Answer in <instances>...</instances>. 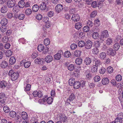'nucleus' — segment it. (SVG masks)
I'll use <instances>...</instances> for the list:
<instances>
[{
    "mask_svg": "<svg viewBox=\"0 0 123 123\" xmlns=\"http://www.w3.org/2000/svg\"><path fill=\"white\" fill-rule=\"evenodd\" d=\"M97 14V12L96 11H94L92 12L90 14V16L92 18H93L95 17Z\"/></svg>",
    "mask_w": 123,
    "mask_h": 123,
    "instance_id": "774afa93",
    "label": "nucleus"
},
{
    "mask_svg": "<svg viewBox=\"0 0 123 123\" xmlns=\"http://www.w3.org/2000/svg\"><path fill=\"white\" fill-rule=\"evenodd\" d=\"M32 12V11L31 9L30 8H28L26 10L25 13L26 15L29 16L31 14Z\"/></svg>",
    "mask_w": 123,
    "mask_h": 123,
    "instance_id": "72a5a7b5",
    "label": "nucleus"
},
{
    "mask_svg": "<svg viewBox=\"0 0 123 123\" xmlns=\"http://www.w3.org/2000/svg\"><path fill=\"white\" fill-rule=\"evenodd\" d=\"M106 54L105 52H103L101 53L99 55V58L102 60H104L105 58Z\"/></svg>",
    "mask_w": 123,
    "mask_h": 123,
    "instance_id": "a211bd4d",
    "label": "nucleus"
},
{
    "mask_svg": "<svg viewBox=\"0 0 123 123\" xmlns=\"http://www.w3.org/2000/svg\"><path fill=\"white\" fill-rule=\"evenodd\" d=\"M6 95L4 93H0V98L1 99H6Z\"/></svg>",
    "mask_w": 123,
    "mask_h": 123,
    "instance_id": "5fc2aeb1",
    "label": "nucleus"
},
{
    "mask_svg": "<svg viewBox=\"0 0 123 123\" xmlns=\"http://www.w3.org/2000/svg\"><path fill=\"white\" fill-rule=\"evenodd\" d=\"M85 42L84 41H80L78 43V46L80 47H83L85 46Z\"/></svg>",
    "mask_w": 123,
    "mask_h": 123,
    "instance_id": "f704fd0d",
    "label": "nucleus"
},
{
    "mask_svg": "<svg viewBox=\"0 0 123 123\" xmlns=\"http://www.w3.org/2000/svg\"><path fill=\"white\" fill-rule=\"evenodd\" d=\"M98 67L96 65H93L91 67V71L92 73L95 74L97 72Z\"/></svg>",
    "mask_w": 123,
    "mask_h": 123,
    "instance_id": "ddd939ff",
    "label": "nucleus"
},
{
    "mask_svg": "<svg viewBox=\"0 0 123 123\" xmlns=\"http://www.w3.org/2000/svg\"><path fill=\"white\" fill-rule=\"evenodd\" d=\"M44 59L43 58H40L38 57L36 58L34 61L35 63L37 64H41L43 63Z\"/></svg>",
    "mask_w": 123,
    "mask_h": 123,
    "instance_id": "4468645a",
    "label": "nucleus"
},
{
    "mask_svg": "<svg viewBox=\"0 0 123 123\" xmlns=\"http://www.w3.org/2000/svg\"><path fill=\"white\" fill-rule=\"evenodd\" d=\"M8 74L9 76H11V79L13 81L16 80L19 76V74L18 72H14L12 70L9 71Z\"/></svg>",
    "mask_w": 123,
    "mask_h": 123,
    "instance_id": "f257e3e1",
    "label": "nucleus"
},
{
    "mask_svg": "<svg viewBox=\"0 0 123 123\" xmlns=\"http://www.w3.org/2000/svg\"><path fill=\"white\" fill-rule=\"evenodd\" d=\"M120 47V44L119 43H116L113 45V48L115 50H117L119 49Z\"/></svg>",
    "mask_w": 123,
    "mask_h": 123,
    "instance_id": "c85d7f7f",
    "label": "nucleus"
},
{
    "mask_svg": "<svg viewBox=\"0 0 123 123\" xmlns=\"http://www.w3.org/2000/svg\"><path fill=\"white\" fill-rule=\"evenodd\" d=\"M53 98L51 97H49L47 98V102L49 104H51L53 101Z\"/></svg>",
    "mask_w": 123,
    "mask_h": 123,
    "instance_id": "8fccbe9b",
    "label": "nucleus"
},
{
    "mask_svg": "<svg viewBox=\"0 0 123 123\" xmlns=\"http://www.w3.org/2000/svg\"><path fill=\"white\" fill-rule=\"evenodd\" d=\"M61 57V54L59 53H57L55 55L54 58L56 60H59L60 59Z\"/></svg>",
    "mask_w": 123,
    "mask_h": 123,
    "instance_id": "37998d69",
    "label": "nucleus"
},
{
    "mask_svg": "<svg viewBox=\"0 0 123 123\" xmlns=\"http://www.w3.org/2000/svg\"><path fill=\"white\" fill-rule=\"evenodd\" d=\"M16 62V59L15 57L13 56L11 57L9 60V62L11 64H14Z\"/></svg>",
    "mask_w": 123,
    "mask_h": 123,
    "instance_id": "5701e85b",
    "label": "nucleus"
},
{
    "mask_svg": "<svg viewBox=\"0 0 123 123\" xmlns=\"http://www.w3.org/2000/svg\"><path fill=\"white\" fill-rule=\"evenodd\" d=\"M75 80L74 78H71L69 80V84L71 86H73L75 82Z\"/></svg>",
    "mask_w": 123,
    "mask_h": 123,
    "instance_id": "bb28decb",
    "label": "nucleus"
},
{
    "mask_svg": "<svg viewBox=\"0 0 123 123\" xmlns=\"http://www.w3.org/2000/svg\"><path fill=\"white\" fill-rule=\"evenodd\" d=\"M45 61L47 63H50L51 62L53 59L52 56L50 55H48L46 56L45 58Z\"/></svg>",
    "mask_w": 123,
    "mask_h": 123,
    "instance_id": "9b49d317",
    "label": "nucleus"
},
{
    "mask_svg": "<svg viewBox=\"0 0 123 123\" xmlns=\"http://www.w3.org/2000/svg\"><path fill=\"white\" fill-rule=\"evenodd\" d=\"M21 116L22 118L24 120V121H25V119H27L28 118V116L27 113L25 112H23L22 113Z\"/></svg>",
    "mask_w": 123,
    "mask_h": 123,
    "instance_id": "6ab92c4d",
    "label": "nucleus"
},
{
    "mask_svg": "<svg viewBox=\"0 0 123 123\" xmlns=\"http://www.w3.org/2000/svg\"><path fill=\"white\" fill-rule=\"evenodd\" d=\"M12 54V52L10 50H7L6 53V55L7 57L10 56Z\"/></svg>",
    "mask_w": 123,
    "mask_h": 123,
    "instance_id": "13d9d810",
    "label": "nucleus"
},
{
    "mask_svg": "<svg viewBox=\"0 0 123 123\" xmlns=\"http://www.w3.org/2000/svg\"><path fill=\"white\" fill-rule=\"evenodd\" d=\"M8 11L7 8L6 6V5H4L1 8L0 11L1 13H5L7 12Z\"/></svg>",
    "mask_w": 123,
    "mask_h": 123,
    "instance_id": "dca6fc26",
    "label": "nucleus"
},
{
    "mask_svg": "<svg viewBox=\"0 0 123 123\" xmlns=\"http://www.w3.org/2000/svg\"><path fill=\"white\" fill-rule=\"evenodd\" d=\"M46 4L44 2H42L39 5V8L42 11L44 10L46 8Z\"/></svg>",
    "mask_w": 123,
    "mask_h": 123,
    "instance_id": "6e6552de",
    "label": "nucleus"
},
{
    "mask_svg": "<svg viewBox=\"0 0 123 123\" xmlns=\"http://www.w3.org/2000/svg\"><path fill=\"white\" fill-rule=\"evenodd\" d=\"M70 10L69 12L70 14H74L75 12H76L77 11L76 9L74 8H69Z\"/></svg>",
    "mask_w": 123,
    "mask_h": 123,
    "instance_id": "864d4df0",
    "label": "nucleus"
},
{
    "mask_svg": "<svg viewBox=\"0 0 123 123\" xmlns=\"http://www.w3.org/2000/svg\"><path fill=\"white\" fill-rule=\"evenodd\" d=\"M73 86L74 88L76 89H77L81 86V83L79 81H75Z\"/></svg>",
    "mask_w": 123,
    "mask_h": 123,
    "instance_id": "f8f14e48",
    "label": "nucleus"
},
{
    "mask_svg": "<svg viewBox=\"0 0 123 123\" xmlns=\"http://www.w3.org/2000/svg\"><path fill=\"white\" fill-rule=\"evenodd\" d=\"M94 25L95 26L98 27L100 25L99 20L98 19H97L94 22Z\"/></svg>",
    "mask_w": 123,
    "mask_h": 123,
    "instance_id": "3c124183",
    "label": "nucleus"
},
{
    "mask_svg": "<svg viewBox=\"0 0 123 123\" xmlns=\"http://www.w3.org/2000/svg\"><path fill=\"white\" fill-rule=\"evenodd\" d=\"M122 119L119 118L117 117L115 120V122L116 123H122Z\"/></svg>",
    "mask_w": 123,
    "mask_h": 123,
    "instance_id": "338daca9",
    "label": "nucleus"
},
{
    "mask_svg": "<svg viewBox=\"0 0 123 123\" xmlns=\"http://www.w3.org/2000/svg\"><path fill=\"white\" fill-rule=\"evenodd\" d=\"M13 12L15 13H17L20 10L17 6H15L12 9Z\"/></svg>",
    "mask_w": 123,
    "mask_h": 123,
    "instance_id": "de8ad7c7",
    "label": "nucleus"
},
{
    "mask_svg": "<svg viewBox=\"0 0 123 123\" xmlns=\"http://www.w3.org/2000/svg\"><path fill=\"white\" fill-rule=\"evenodd\" d=\"M92 45V43L90 41H87L85 43V48L86 49H90Z\"/></svg>",
    "mask_w": 123,
    "mask_h": 123,
    "instance_id": "20e7f679",
    "label": "nucleus"
},
{
    "mask_svg": "<svg viewBox=\"0 0 123 123\" xmlns=\"http://www.w3.org/2000/svg\"><path fill=\"white\" fill-rule=\"evenodd\" d=\"M82 25L80 23L78 22L75 24V28L77 29H80L82 27Z\"/></svg>",
    "mask_w": 123,
    "mask_h": 123,
    "instance_id": "7c9ffc66",
    "label": "nucleus"
},
{
    "mask_svg": "<svg viewBox=\"0 0 123 123\" xmlns=\"http://www.w3.org/2000/svg\"><path fill=\"white\" fill-rule=\"evenodd\" d=\"M15 0H8L7 2V5L8 8H11L15 6Z\"/></svg>",
    "mask_w": 123,
    "mask_h": 123,
    "instance_id": "7ed1b4c3",
    "label": "nucleus"
},
{
    "mask_svg": "<svg viewBox=\"0 0 123 123\" xmlns=\"http://www.w3.org/2000/svg\"><path fill=\"white\" fill-rule=\"evenodd\" d=\"M18 6L20 8H23L25 6V3L24 1H19L18 4Z\"/></svg>",
    "mask_w": 123,
    "mask_h": 123,
    "instance_id": "4be33fe9",
    "label": "nucleus"
},
{
    "mask_svg": "<svg viewBox=\"0 0 123 123\" xmlns=\"http://www.w3.org/2000/svg\"><path fill=\"white\" fill-rule=\"evenodd\" d=\"M39 8V6L38 5L35 4L33 6L32 10L33 11L36 12L38 11Z\"/></svg>",
    "mask_w": 123,
    "mask_h": 123,
    "instance_id": "f3484780",
    "label": "nucleus"
},
{
    "mask_svg": "<svg viewBox=\"0 0 123 123\" xmlns=\"http://www.w3.org/2000/svg\"><path fill=\"white\" fill-rule=\"evenodd\" d=\"M7 82L4 81H2L0 83V86L1 88H4L7 86Z\"/></svg>",
    "mask_w": 123,
    "mask_h": 123,
    "instance_id": "aec40b11",
    "label": "nucleus"
},
{
    "mask_svg": "<svg viewBox=\"0 0 123 123\" xmlns=\"http://www.w3.org/2000/svg\"><path fill=\"white\" fill-rule=\"evenodd\" d=\"M25 18V15L24 14H21L18 16V18L20 20L23 19Z\"/></svg>",
    "mask_w": 123,
    "mask_h": 123,
    "instance_id": "052dcab7",
    "label": "nucleus"
},
{
    "mask_svg": "<svg viewBox=\"0 0 123 123\" xmlns=\"http://www.w3.org/2000/svg\"><path fill=\"white\" fill-rule=\"evenodd\" d=\"M65 115L63 114H60L58 115V118L60 121H61L63 118L64 117Z\"/></svg>",
    "mask_w": 123,
    "mask_h": 123,
    "instance_id": "69168bd1",
    "label": "nucleus"
},
{
    "mask_svg": "<svg viewBox=\"0 0 123 123\" xmlns=\"http://www.w3.org/2000/svg\"><path fill=\"white\" fill-rule=\"evenodd\" d=\"M1 31L2 32H5L8 29V27L6 26H2L0 27Z\"/></svg>",
    "mask_w": 123,
    "mask_h": 123,
    "instance_id": "2f4dec72",
    "label": "nucleus"
},
{
    "mask_svg": "<svg viewBox=\"0 0 123 123\" xmlns=\"http://www.w3.org/2000/svg\"><path fill=\"white\" fill-rule=\"evenodd\" d=\"M49 18L48 17H45L43 19V21L45 23H47L46 25V27H47V25H48V23L49 22ZM48 26H49V25H48Z\"/></svg>",
    "mask_w": 123,
    "mask_h": 123,
    "instance_id": "c03bdc74",
    "label": "nucleus"
},
{
    "mask_svg": "<svg viewBox=\"0 0 123 123\" xmlns=\"http://www.w3.org/2000/svg\"><path fill=\"white\" fill-rule=\"evenodd\" d=\"M81 53V51H80L76 50L74 52V55L75 56L78 57L80 55Z\"/></svg>",
    "mask_w": 123,
    "mask_h": 123,
    "instance_id": "ea45409f",
    "label": "nucleus"
},
{
    "mask_svg": "<svg viewBox=\"0 0 123 123\" xmlns=\"http://www.w3.org/2000/svg\"><path fill=\"white\" fill-rule=\"evenodd\" d=\"M8 63L5 61H3L0 64L1 67L3 68H5L7 66Z\"/></svg>",
    "mask_w": 123,
    "mask_h": 123,
    "instance_id": "412c9836",
    "label": "nucleus"
},
{
    "mask_svg": "<svg viewBox=\"0 0 123 123\" xmlns=\"http://www.w3.org/2000/svg\"><path fill=\"white\" fill-rule=\"evenodd\" d=\"M107 54L109 55L113 56L115 55L116 53L115 50H114L111 48H110L107 49Z\"/></svg>",
    "mask_w": 123,
    "mask_h": 123,
    "instance_id": "39448f33",
    "label": "nucleus"
},
{
    "mask_svg": "<svg viewBox=\"0 0 123 123\" xmlns=\"http://www.w3.org/2000/svg\"><path fill=\"white\" fill-rule=\"evenodd\" d=\"M22 117L19 116H17L15 118V120L16 122L18 123H20L22 121Z\"/></svg>",
    "mask_w": 123,
    "mask_h": 123,
    "instance_id": "4c0bfd02",
    "label": "nucleus"
},
{
    "mask_svg": "<svg viewBox=\"0 0 123 123\" xmlns=\"http://www.w3.org/2000/svg\"><path fill=\"white\" fill-rule=\"evenodd\" d=\"M24 61H25L24 60H22L21 62V64L23 63L24 64V66L25 68H28L30 66L31 62L29 61H27L25 62Z\"/></svg>",
    "mask_w": 123,
    "mask_h": 123,
    "instance_id": "9d476101",
    "label": "nucleus"
},
{
    "mask_svg": "<svg viewBox=\"0 0 123 123\" xmlns=\"http://www.w3.org/2000/svg\"><path fill=\"white\" fill-rule=\"evenodd\" d=\"M9 115L11 117H14L16 116V113L14 111H12L9 112Z\"/></svg>",
    "mask_w": 123,
    "mask_h": 123,
    "instance_id": "473e14b6",
    "label": "nucleus"
},
{
    "mask_svg": "<svg viewBox=\"0 0 123 123\" xmlns=\"http://www.w3.org/2000/svg\"><path fill=\"white\" fill-rule=\"evenodd\" d=\"M107 71L109 73H112L113 71V68L112 67L109 66L108 67L107 69Z\"/></svg>",
    "mask_w": 123,
    "mask_h": 123,
    "instance_id": "603ef678",
    "label": "nucleus"
},
{
    "mask_svg": "<svg viewBox=\"0 0 123 123\" xmlns=\"http://www.w3.org/2000/svg\"><path fill=\"white\" fill-rule=\"evenodd\" d=\"M83 31L84 32H88L90 30V27L87 25L84 26L83 28Z\"/></svg>",
    "mask_w": 123,
    "mask_h": 123,
    "instance_id": "79ce46f5",
    "label": "nucleus"
},
{
    "mask_svg": "<svg viewBox=\"0 0 123 123\" xmlns=\"http://www.w3.org/2000/svg\"><path fill=\"white\" fill-rule=\"evenodd\" d=\"M44 44L46 46H47L50 43V41L48 38L45 39L44 41Z\"/></svg>",
    "mask_w": 123,
    "mask_h": 123,
    "instance_id": "a19ab883",
    "label": "nucleus"
},
{
    "mask_svg": "<svg viewBox=\"0 0 123 123\" xmlns=\"http://www.w3.org/2000/svg\"><path fill=\"white\" fill-rule=\"evenodd\" d=\"M95 64V65H96V66H98L100 65L101 64V62L100 60L99 59H95L93 60Z\"/></svg>",
    "mask_w": 123,
    "mask_h": 123,
    "instance_id": "b1692460",
    "label": "nucleus"
},
{
    "mask_svg": "<svg viewBox=\"0 0 123 123\" xmlns=\"http://www.w3.org/2000/svg\"><path fill=\"white\" fill-rule=\"evenodd\" d=\"M3 110L4 112L6 113H8L10 111L9 107L6 106H5L3 108Z\"/></svg>",
    "mask_w": 123,
    "mask_h": 123,
    "instance_id": "58836bf2",
    "label": "nucleus"
},
{
    "mask_svg": "<svg viewBox=\"0 0 123 123\" xmlns=\"http://www.w3.org/2000/svg\"><path fill=\"white\" fill-rule=\"evenodd\" d=\"M36 18L38 20H40L42 18V15L40 14H37L36 16Z\"/></svg>",
    "mask_w": 123,
    "mask_h": 123,
    "instance_id": "e2e57ef3",
    "label": "nucleus"
},
{
    "mask_svg": "<svg viewBox=\"0 0 123 123\" xmlns=\"http://www.w3.org/2000/svg\"><path fill=\"white\" fill-rule=\"evenodd\" d=\"M109 82V80L107 78H103L102 81V83L104 85H106Z\"/></svg>",
    "mask_w": 123,
    "mask_h": 123,
    "instance_id": "a878e982",
    "label": "nucleus"
},
{
    "mask_svg": "<svg viewBox=\"0 0 123 123\" xmlns=\"http://www.w3.org/2000/svg\"><path fill=\"white\" fill-rule=\"evenodd\" d=\"M99 36L98 33L97 32H94L92 34V36L93 38L95 39H97Z\"/></svg>",
    "mask_w": 123,
    "mask_h": 123,
    "instance_id": "c9c22d12",
    "label": "nucleus"
},
{
    "mask_svg": "<svg viewBox=\"0 0 123 123\" xmlns=\"http://www.w3.org/2000/svg\"><path fill=\"white\" fill-rule=\"evenodd\" d=\"M109 34L108 31L105 30L103 31L101 33V40L102 41H104L105 38L108 37Z\"/></svg>",
    "mask_w": 123,
    "mask_h": 123,
    "instance_id": "f03ea898",
    "label": "nucleus"
},
{
    "mask_svg": "<svg viewBox=\"0 0 123 123\" xmlns=\"http://www.w3.org/2000/svg\"><path fill=\"white\" fill-rule=\"evenodd\" d=\"M116 80L118 81H121L122 79V77L120 74H118L116 77Z\"/></svg>",
    "mask_w": 123,
    "mask_h": 123,
    "instance_id": "49530a36",
    "label": "nucleus"
},
{
    "mask_svg": "<svg viewBox=\"0 0 123 123\" xmlns=\"http://www.w3.org/2000/svg\"><path fill=\"white\" fill-rule=\"evenodd\" d=\"M63 7L62 5L61 4H58L55 7V10L57 13L61 12L63 9Z\"/></svg>",
    "mask_w": 123,
    "mask_h": 123,
    "instance_id": "423d86ee",
    "label": "nucleus"
},
{
    "mask_svg": "<svg viewBox=\"0 0 123 123\" xmlns=\"http://www.w3.org/2000/svg\"><path fill=\"white\" fill-rule=\"evenodd\" d=\"M8 22L7 19L6 18H4L1 19L0 22V23L2 26H6Z\"/></svg>",
    "mask_w": 123,
    "mask_h": 123,
    "instance_id": "1a4fd4ad",
    "label": "nucleus"
},
{
    "mask_svg": "<svg viewBox=\"0 0 123 123\" xmlns=\"http://www.w3.org/2000/svg\"><path fill=\"white\" fill-rule=\"evenodd\" d=\"M43 49H44V47L43 45L40 44L38 46L37 49L39 51H42L43 50Z\"/></svg>",
    "mask_w": 123,
    "mask_h": 123,
    "instance_id": "e433bc0d",
    "label": "nucleus"
},
{
    "mask_svg": "<svg viewBox=\"0 0 123 123\" xmlns=\"http://www.w3.org/2000/svg\"><path fill=\"white\" fill-rule=\"evenodd\" d=\"M94 81L95 82L99 81L100 80V77L98 75L95 76L93 78Z\"/></svg>",
    "mask_w": 123,
    "mask_h": 123,
    "instance_id": "09e8293b",
    "label": "nucleus"
},
{
    "mask_svg": "<svg viewBox=\"0 0 123 123\" xmlns=\"http://www.w3.org/2000/svg\"><path fill=\"white\" fill-rule=\"evenodd\" d=\"M71 54L70 52L68 51H65L64 53V55L65 57H68L71 55Z\"/></svg>",
    "mask_w": 123,
    "mask_h": 123,
    "instance_id": "a18cd8bd",
    "label": "nucleus"
},
{
    "mask_svg": "<svg viewBox=\"0 0 123 123\" xmlns=\"http://www.w3.org/2000/svg\"><path fill=\"white\" fill-rule=\"evenodd\" d=\"M31 86V85L29 84H27L25 87V91H29L30 89Z\"/></svg>",
    "mask_w": 123,
    "mask_h": 123,
    "instance_id": "0e129e2a",
    "label": "nucleus"
},
{
    "mask_svg": "<svg viewBox=\"0 0 123 123\" xmlns=\"http://www.w3.org/2000/svg\"><path fill=\"white\" fill-rule=\"evenodd\" d=\"M68 69L70 71H72L74 69V66L73 64H70L68 66Z\"/></svg>",
    "mask_w": 123,
    "mask_h": 123,
    "instance_id": "c756f323",
    "label": "nucleus"
},
{
    "mask_svg": "<svg viewBox=\"0 0 123 123\" xmlns=\"http://www.w3.org/2000/svg\"><path fill=\"white\" fill-rule=\"evenodd\" d=\"M75 98V96L73 93L71 94L69 98V100L70 101H72Z\"/></svg>",
    "mask_w": 123,
    "mask_h": 123,
    "instance_id": "680f3d73",
    "label": "nucleus"
},
{
    "mask_svg": "<svg viewBox=\"0 0 123 123\" xmlns=\"http://www.w3.org/2000/svg\"><path fill=\"white\" fill-rule=\"evenodd\" d=\"M112 39L111 38H108L105 41V43L107 45H110L112 43Z\"/></svg>",
    "mask_w": 123,
    "mask_h": 123,
    "instance_id": "393cba45",
    "label": "nucleus"
},
{
    "mask_svg": "<svg viewBox=\"0 0 123 123\" xmlns=\"http://www.w3.org/2000/svg\"><path fill=\"white\" fill-rule=\"evenodd\" d=\"M77 45L75 43H73L70 45L71 49L72 50H74L77 47Z\"/></svg>",
    "mask_w": 123,
    "mask_h": 123,
    "instance_id": "4d7b16f0",
    "label": "nucleus"
},
{
    "mask_svg": "<svg viewBox=\"0 0 123 123\" xmlns=\"http://www.w3.org/2000/svg\"><path fill=\"white\" fill-rule=\"evenodd\" d=\"M106 71V69L103 67L101 68L99 70V73L101 74H103Z\"/></svg>",
    "mask_w": 123,
    "mask_h": 123,
    "instance_id": "bf43d9fd",
    "label": "nucleus"
},
{
    "mask_svg": "<svg viewBox=\"0 0 123 123\" xmlns=\"http://www.w3.org/2000/svg\"><path fill=\"white\" fill-rule=\"evenodd\" d=\"M82 60L80 58H78L76 59L75 60V63L77 64H80L82 62Z\"/></svg>",
    "mask_w": 123,
    "mask_h": 123,
    "instance_id": "cd10ccee",
    "label": "nucleus"
},
{
    "mask_svg": "<svg viewBox=\"0 0 123 123\" xmlns=\"http://www.w3.org/2000/svg\"><path fill=\"white\" fill-rule=\"evenodd\" d=\"M71 19L74 22H77L80 19V17L78 14H75L72 16Z\"/></svg>",
    "mask_w": 123,
    "mask_h": 123,
    "instance_id": "0eeeda50",
    "label": "nucleus"
},
{
    "mask_svg": "<svg viewBox=\"0 0 123 123\" xmlns=\"http://www.w3.org/2000/svg\"><path fill=\"white\" fill-rule=\"evenodd\" d=\"M48 15L50 17H53L54 14V12L53 11H50L48 13Z\"/></svg>",
    "mask_w": 123,
    "mask_h": 123,
    "instance_id": "6e6d98bb",
    "label": "nucleus"
},
{
    "mask_svg": "<svg viewBox=\"0 0 123 123\" xmlns=\"http://www.w3.org/2000/svg\"><path fill=\"white\" fill-rule=\"evenodd\" d=\"M84 63L86 65H89L92 62L91 59L89 57L85 58L84 61Z\"/></svg>",
    "mask_w": 123,
    "mask_h": 123,
    "instance_id": "2eb2a0df",
    "label": "nucleus"
}]
</instances>
